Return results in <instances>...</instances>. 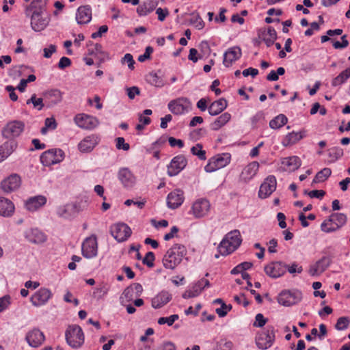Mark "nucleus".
Here are the masks:
<instances>
[{
    "label": "nucleus",
    "mask_w": 350,
    "mask_h": 350,
    "mask_svg": "<svg viewBox=\"0 0 350 350\" xmlns=\"http://www.w3.org/2000/svg\"><path fill=\"white\" fill-rule=\"evenodd\" d=\"M187 254V249L182 244H174L163 256L162 262L165 269L174 270Z\"/></svg>",
    "instance_id": "nucleus-1"
},
{
    "label": "nucleus",
    "mask_w": 350,
    "mask_h": 350,
    "mask_svg": "<svg viewBox=\"0 0 350 350\" xmlns=\"http://www.w3.org/2000/svg\"><path fill=\"white\" fill-rule=\"evenodd\" d=\"M241 241L239 230H234L228 232L218 246L219 254L223 256L231 254L239 247Z\"/></svg>",
    "instance_id": "nucleus-2"
},
{
    "label": "nucleus",
    "mask_w": 350,
    "mask_h": 350,
    "mask_svg": "<svg viewBox=\"0 0 350 350\" xmlns=\"http://www.w3.org/2000/svg\"><path fill=\"white\" fill-rule=\"evenodd\" d=\"M65 336L67 343L72 348H79L84 343V334L78 325H70L67 327Z\"/></svg>",
    "instance_id": "nucleus-3"
},
{
    "label": "nucleus",
    "mask_w": 350,
    "mask_h": 350,
    "mask_svg": "<svg viewBox=\"0 0 350 350\" xmlns=\"http://www.w3.org/2000/svg\"><path fill=\"white\" fill-rule=\"evenodd\" d=\"M347 219L344 213H333L321 224V229L327 233L334 232L343 226Z\"/></svg>",
    "instance_id": "nucleus-4"
},
{
    "label": "nucleus",
    "mask_w": 350,
    "mask_h": 350,
    "mask_svg": "<svg viewBox=\"0 0 350 350\" xmlns=\"http://www.w3.org/2000/svg\"><path fill=\"white\" fill-rule=\"evenodd\" d=\"M302 299V293L297 290H284L278 296L277 301L279 304L289 307L297 304Z\"/></svg>",
    "instance_id": "nucleus-5"
},
{
    "label": "nucleus",
    "mask_w": 350,
    "mask_h": 350,
    "mask_svg": "<svg viewBox=\"0 0 350 350\" xmlns=\"http://www.w3.org/2000/svg\"><path fill=\"white\" fill-rule=\"evenodd\" d=\"M274 339V327L271 325H268L257 335L256 343L259 349H267L272 345Z\"/></svg>",
    "instance_id": "nucleus-6"
},
{
    "label": "nucleus",
    "mask_w": 350,
    "mask_h": 350,
    "mask_svg": "<svg viewBox=\"0 0 350 350\" xmlns=\"http://www.w3.org/2000/svg\"><path fill=\"white\" fill-rule=\"evenodd\" d=\"M64 158V152L61 149H51L44 152L40 156L41 163L50 166L61 162Z\"/></svg>",
    "instance_id": "nucleus-7"
},
{
    "label": "nucleus",
    "mask_w": 350,
    "mask_h": 350,
    "mask_svg": "<svg viewBox=\"0 0 350 350\" xmlns=\"http://www.w3.org/2000/svg\"><path fill=\"white\" fill-rule=\"evenodd\" d=\"M81 252L82 255L86 258H92L97 256L98 243L96 235L92 234L83 241Z\"/></svg>",
    "instance_id": "nucleus-8"
},
{
    "label": "nucleus",
    "mask_w": 350,
    "mask_h": 350,
    "mask_svg": "<svg viewBox=\"0 0 350 350\" xmlns=\"http://www.w3.org/2000/svg\"><path fill=\"white\" fill-rule=\"evenodd\" d=\"M191 103L187 98L180 97L171 100L168 103V108L175 115H181L189 111Z\"/></svg>",
    "instance_id": "nucleus-9"
},
{
    "label": "nucleus",
    "mask_w": 350,
    "mask_h": 350,
    "mask_svg": "<svg viewBox=\"0 0 350 350\" xmlns=\"http://www.w3.org/2000/svg\"><path fill=\"white\" fill-rule=\"evenodd\" d=\"M25 124L22 121L14 120L8 122L2 131L3 136L6 139L18 137L23 131Z\"/></svg>",
    "instance_id": "nucleus-10"
},
{
    "label": "nucleus",
    "mask_w": 350,
    "mask_h": 350,
    "mask_svg": "<svg viewBox=\"0 0 350 350\" xmlns=\"http://www.w3.org/2000/svg\"><path fill=\"white\" fill-rule=\"evenodd\" d=\"M74 121L79 127L88 130L96 128L99 124V121L96 117L85 113L77 114L75 117Z\"/></svg>",
    "instance_id": "nucleus-11"
},
{
    "label": "nucleus",
    "mask_w": 350,
    "mask_h": 350,
    "mask_svg": "<svg viewBox=\"0 0 350 350\" xmlns=\"http://www.w3.org/2000/svg\"><path fill=\"white\" fill-rule=\"evenodd\" d=\"M130 227L124 223H119L111 227V234L118 242H123L131 235Z\"/></svg>",
    "instance_id": "nucleus-12"
},
{
    "label": "nucleus",
    "mask_w": 350,
    "mask_h": 350,
    "mask_svg": "<svg viewBox=\"0 0 350 350\" xmlns=\"http://www.w3.org/2000/svg\"><path fill=\"white\" fill-rule=\"evenodd\" d=\"M48 0H33L29 4L23 5L24 13L27 17L43 14Z\"/></svg>",
    "instance_id": "nucleus-13"
},
{
    "label": "nucleus",
    "mask_w": 350,
    "mask_h": 350,
    "mask_svg": "<svg viewBox=\"0 0 350 350\" xmlns=\"http://www.w3.org/2000/svg\"><path fill=\"white\" fill-rule=\"evenodd\" d=\"M210 208L209 202L206 199L200 198L193 202L191 212L196 218H201L208 214Z\"/></svg>",
    "instance_id": "nucleus-14"
},
{
    "label": "nucleus",
    "mask_w": 350,
    "mask_h": 350,
    "mask_svg": "<svg viewBox=\"0 0 350 350\" xmlns=\"http://www.w3.org/2000/svg\"><path fill=\"white\" fill-rule=\"evenodd\" d=\"M286 267L287 265L282 262H272L265 267V271L269 277L277 278L286 273Z\"/></svg>",
    "instance_id": "nucleus-15"
},
{
    "label": "nucleus",
    "mask_w": 350,
    "mask_h": 350,
    "mask_svg": "<svg viewBox=\"0 0 350 350\" xmlns=\"http://www.w3.org/2000/svg\"><path fill=\"white\" fill-rule=\"evenodd\" d=\"M277 182L274 176H269L261 184L258 191L260 198L269 197L276 189Z\"/></svg>",
    "instance_id": "nucleus-16"
},
{
    "label": "nucleus",
    "mask_w": 350,
    "mask_h": 350,
    "mask_svg": "<svg viewBox=\"0 0 350 350\" xmlns=\"http://www.w3.org/2000/svg\"><path fill=\"white\" fill-rule=\"evenodd\" d=\"M187 161L184 155L175 157L167 166V174L170 176L177 175L187 165Z\"/></svg>",
    "instance_id": "nucleus-17"
},
{
    "label": "nucleus",
    "mask_w": 350,
    "mask_h": 350,
    "mask_svg": "<svg viewBox=\"0 0 350 350\" xmlns=\"http://www.w3.org/2000/svg\"><path fill=\"white\" fill-rule=\"evenodd\" d=\"M52 297L51 291L46 288H41L30 298L31 304L36 307L44 305Z\"/></svg>",
    "instance_id": "nucleus-18"
},
{
    "label": "nucleus",
    "mask_w": 350,
    "mask_h": 350,
    "mask_svg": "<svg viewBox=\"0 0 350 350\" xmlns=\"http://www.w3.org/2000/svg\"><path fill=\"white\" fill-rule=\"evenodd\" d=\"M21 179L17 174H12L1 183V187L4 192L10 193L21 186Z\"/></svg>",
    "instance_id": "nucleus-19"
},
{
    "label": "nucleus",
    "mask_w": 350,
    "mask_h": 350,
    "mask_svg": "<svg viewBox=\"0 0 350 350\" xmlns=\"http://www.w3.org/2000/svg\"><path fill=\"white\" fill-rule=\"evenodd\" d=\"M210 286V282L205 278H202L197 282H196L191 287V289L186 291L183 294L184 299H189L198 296L202 291L206 288Z\"/></svg>",
    "instance_id": "nucleus-20"
},
{
    "label": "nucleus",
    "mask_w": 350,
    "mask_h": 350,
    "mask_svg": "<svg viewBox=\"0 0 350 350\" xmlns=\"http://www.w3.org/2000/svg\"><path fill=\"white\" fill-rule=\"evenodd\" d=\"M184 199V192L180 189H175L167 195V205L170 208L175 209L183 203Z\"/></svg>",
    "instance_id": "nucleus-21"
},
{
    "label": "nucleus",
    "mask_w": 350,
    "mask_h": 350,
    "mask_svg": "<svg viewBox=\"0 0 350 350\" xmlns=\"http://www.w3.org/2000/svg\"><path fill=\"white\" fill-rule=\"evenodd\" d=\"M44 338V334L36 328L28 332L25 337L27 342L32 347H38L41 345Z\"/></svg>",
    "instance_id": "nucleus-22"
},
{
    "label": "nucleus",
    "mask_w": 350,
    "mask_h": 350,
    "mask_svg": "<svg viewBox=\"0 0 350 350\" xmlns=\"http://www.w3.org/2000/svg\"><path fill=\"white\" fill-rule=\"evenodd\" d=\"M79 209L76 204H68L64 206H60L57 208V215L65 219H70L75 217L79 213Z\"/></svg>",
    "instance_id": "nucleus-23"
},
{
    "label": "nucleus",
    "mask_w": 350,
    "mask_h": 350,
    "mask_svg": "<svg viewBox=\"0 0 350 350\" xmlns=\"http://www.w3.org/2000/svg\"><path fill=\"white\" fill-rule=\"evenodd\" d=\"M30 18L31 26L36 31H40L44 29L48 26L51 20L50 16H44V13L32 16Z\"/></svg>",
    "instance_id": "nucleus-24"
},
{
    "label": "nucleus",
    "mask_w": 350,
    "mask_h": 350,
    "mask_svg": "<svg viewBox=\"0 0 350 350\" xmlns=\"http://www.w3.org/2000/svg\"><path fill=\"white\" fill-rule=\"evenodd\" d=\"M259 168V163L257 161H252L247 165L239 176V180L247 183L251 180L257 173Z\"/></svg>",
    "instance_id": "nucleus-25"
},
{
    "label": "nucleus",
    "mask_w": 350,
    "mask_h": 350,
    "mask_svg": "<svg viewBox=\"0 0 350 350\" xmlns=\"http://www.w3.org/2000/svg\"><path fill=\"white\" fill-rule=\"evenodd\" d=\"M241 56V50L238 46H234L228 49L224 55L223 63L225 66H230Z\"/></svg>",
    "instance_id": "nucleus-26"
},
{
    "label": "nucleus",
    "mask_w": 350,
    "mask_h": 350,
    "mask_svg": "<svg viewBox=\"0 0 350 350\" xmlns=\"http://www.w3.org/2000/svg\"><path fill=\"white\" fill-rule=\"evenodd\" d=\"M92 20V8L90 5L80 6L76 13V21L78 24L83 25L90 23Z\"/></svg>",
    "instance_id": "nucleus-27"
},
{
    "label": "nucleus",
    "mask_w": 350,
    "mask_h": 350,
    "mask_svg": "<svg viewBox=\"0 0 350 350\" xmlns=\"http://www.w3.org/2000/svg\"><path fill=\"white\" fill-rule=\"evenodd\" d=\"M331 260L327 256H324L319 260L314 265L310 266L309 273L311 275H316L322 273L330 265Z\"/></svg>",
    "instance_id": "nucleus-28"
},
{
    "label": "nucleus",
    "mask_w": 350,
    "mask_h": 350,
    "mask_svg": "<svg viewBox=\"0 0 350 350\" xmlns=\"http://www.w3.org/2000/svg\"><path fill=\"white\" fill-rule=\"evenodd\" d=\"M25 237L29 241L36 244L43 243L46 241V235L38 228H32L27 231Z\"/></svg>",
    "instance_id": "nucleus-29"
},
{
    "label": "nucleus",
    "mask_w": 350,
    "mask_h": 350,
    "mask_svg": "<svg viewBox=\"0 0 350 350\" xmlns=\"http://www.w3.org/2000/svg\"><path fill=\"white\" fill-rule=\"evenodd\" d=\"M46 202V198L44 196H37L27 200L25 206L29 211H35L44 206Z\"/></svg>",
    "instance_id": "nucleus-30"
},
{
    "label": "nucleus",
    "mask_w": 350,
    "mask_h": 350,
    "mask_svg": "<svg viewBox=\"0 0 350 350\" xmlns=\"http://www.w3.org/2000/svg\"><path fill=\"white\" fill-rule=\"evenodd\" d=\"M118 178L124 187H131L135 183V177L128 168H122L119 171Z\"/></svg>",
    "instance_id": "nucleus-31"
},
{
    "label": "nucleus",
    "mask_w": 350,
    "mask_h": 350,
    "mask_svg": "<svg viewBox=\"0 0 350 350\" xmlns=\"http://www.w3.org/2000/svg\"><path fill=\"white\" fill-rule=\"evenodd\" d=\"M45 102L47 107H51L59 103L62 100V92L59 90H51L44 93Z\"/></svg>",
    "instance_id": "nucleus-32"
},
{
    "label": "nucleus",
    "mask_w": 350,
    "mask_h": 350,
    "mask_svg": "<svg viewBox=\"0 0 350 350\" xmlns=\"http://www.w3.org/2000/svg\"><path fill=\"white\" fill-rule=\"evenodd\" d=\"M300 159L297 156L284 158L282 161V167L285 171L294 172L301 166Z\"/></svg>",
    "instance_id": "nucleus-33"
},
{
    "label": "nucleus",
    "mask_w": 350,
    "mask_h": 350,
    "mask_svg": "<svg viewBox=\"0 0 350 350\" xmlns=\"http://www.w3.org/2000/svg\"><path fill=\"white\" fill-rule=\"evenodd\" d=\"M258 37L265 44H274L277 38L276 31L273 27H269L267 29L260 30Z\"/></svg>",
    "instance_id": "nucleus-34"
},
{
    "label": "nucleus",
    "mask_w": 350,
    "mask_h": 350,
    "mask_svg": "<svg viewBox=\"0 0 350 350\" xmlns=\"http://www.w3.org/2000/svg\"><path fill=\"white\" fill-rule=\"evenodd\" d=\"M227 107V101L224 98H220L212 103L208 107V113L211 116H217L221 113Z\"/></svg>",
    "instance_id": "nucleus-35"
},
{
    "label": "nucleus",
    "mask_w": 350,
    "mask_h": 350,
    "mask_svg": "<svg viewBox=\"0 0 350 350\" xmlns=\"http://www.w3.org/2000/svg\"><path fill=\"white\" fill-rule=\"evenodd\" d=\"M172 299L171 295L167 291H162L155 296L152 300V306L154 308H160Z\"/></svg>",
    "instance_id": "nucleus-36"
},
{
    "label": "nucleus",
    "mask_w": 350,
    "mask_h": 350,
    "mask_svg": "<svg viewBox=\"0 0 350 350\" xmlns=\"http://www.w3.org/2000/svg\"><path fill=\"white\" fill-rule=\"evenodd\" d=\"M14 211L13 203L8 199L0 198V215L10 216Z\"/></svg>",
    "instance_id": "nucleus-37"
},
{
    "label": "nucleus",
    "mask_w": 350,
    "mask_h": 350,
    "mask_svg": "<svg viewBox=\"0 0 350 350\" xmlns=\"http://www.w3.org/2000/svg\"><path fill=\"white\" fill-rule=\"evenodd\" d=\"M96 144V139L93 136L85 137L78 145L79 149L82 152H91Z\"/></svg>",
    "instance_id": "nucleus-38"
},
{
    "label": "nucleus",
    "mask_w": 350,
    "mask_h": 350,
    "mask_svg": "<svg viewBox=\"0 0 350 350\" xmlns=\"http://www.w3.org/2000/svg\"><path fill=\"white\" fill-rule=\"evenodd\" d=\"M91 48L88 49V55L96 60L104 61L106 57V54L103 51L101 45H91Z\"/></svg>",
    "instance_id": "nucleus-39"
},
{
    "label": "nucleus",
    "mask_w": 350,
    "mask_h": 350,
    "mask_svg": "<svg viewBox=\"0 0 350 350\" xmlns=\"http://www.w3.org/2000/svg\"><path fill=\"white\" fill-rule=\"evenodd\" d=\"M231 118V115L228 113H222L219 117H218L213 123L211 124V128L213 131H217L221 127L224 126Z\"/></svg>",
    "instance_id": "nucleus-40"
},
{
    "label": "nucleus",
    "mask_w": 350,
    "mask_h": 350,
    "mask_svg": "<svg viewBox=\"0 0 350 350\" xmlns=\"http://www.w3.org/2000/svg\"><path fill=\"white\" fill-rule=\"evenodd\" d=\"M304 137L302 132H291L288 133L284 139L282 144L284 146H287L293 145L301 139Z\"/></svg>",
    "instance_id": "nucleus-41"
},
{
    "label": "nucleus",
    "mask_w": 350,
    "mask_h": 350,
    "mask_svg": "<svg viewBox=\"0 0 350 350\" xmlns=\"http://www.w3.org/2000/svg\"><path fill=\"white\" fill-rule=\"evenodd\" d=\"M332 174L330 168L325 167L316 174L314 176L312 183H318L324 182Z\"/></svg>",
    "instance_id": "nucleus-42"
},
{
    "label": "nucleus",
    "mask_w": 350,
    "mask_h": 350,
    "mask_svg": "<svg viewBox=\"0 0 350 350\" xmlns=\"http://www.w3.org/2000/svg\"><path fill=\"white\" fill-rule=\"evenodd\" d=\"M288 119L284 114H280L269 122L271 129H279L287 123Z\"/></svg>",
    "instance_id": "nucleus-43"
},
{
    "label": "nucleus",
    "mask_w": 350,
    "mask_h": 350,
    "mask_svg": "<svg viewBox=\"0 0 350 350\" xmlns=\"http://www.w3.org/2000/svg\"><path fill=\"white\" fill-rule=\"evenodd\" d=\"M213 159H215L217 166L222 168L230 162L231 155L229 153H223L213 157Z\"/></svg>",
    "instance_id": "nucleus-44"
},
{
    "label": "nucleus",
    "mask_w": 350,
    "mask_h": 350,
    "mask_svg": "<svg viewBox=\"0 0 350 350\" xmlns=\"http://www.w3.org/2000/svg\"><path fill=\"white\" fill-rule=\"evenodd\" d=\"M155 8V6L153 3L150 2L148 3H144L143 5H140L137 8V13L139 16H146L150 12H152Z\"/></svg>",
    "instance_id": "nucleus-45"
},
{
    "label": "nucleus",
    "mask_w": 350,
    "mask_h": 350,
    "mask_svg": "<svg viewBox=\"0 0 350 350\" xmlns=\"http://www.w3.org/2000/svg\"><path fill=\"white\" fill-rule=\"evenodd\" d=\"M191 152L193 155L197 156L200 160H206V152L202 150V145L197 144L191 148Z\"/></svg>",
    "instance_id": "nucleus-46"
},
{
    "label": "nucleus",
    "mask_w": 350,
    "mask_h": 350,
    "mask_svg": "<svg viewBox=\"0 0 350 350\" xmlns=\"http://www.w3.org/2000/svg\"><path fill=\"white\" fill-rule=\"evenodd\" d=\"M328 155L332 161H335L343 155V150L340 147H334L328 150Z\"/></svg>",
    "instance_id": "nucleus-47"
},
{
    "label": "nucleus",
    "mask_w": 350,
    "mask_h": 350,
    "mask_svg": "<svg viewBox=\"0 0 350 350\" xmlns=\"http://www.w3.org/2000/svg\"><path fill=\"white\" fill-rule=\"evenodd\" d=\"M252 266V263L250 262H243L242 263H240L237 266H236L234 268H233L230 273L231 274H238L244 272V271L250 269Z\"/></svg>",
    "instance_id": "nucleus-48"
},
{
    "label": "nucleus",
    "mask_w": 350,
    "mask_h": 350,
    "mask_svg": "<svg viewBox=\"0 0 350 350\" xmlns=\"http://www.w3.org/2000/svg\"><path fill=\"white\" fill-rule=\"evenodd\" d=\"M350 323V319L347 317H342L338 318L335 325V328L337 330H344L347 329Z\"/></svg>",
    "instance_id": "nucleus-49"
},
{
    "label": "nucleus",
    "mask_w": 350,
    "mask_h": 350,
    "mask_svg": "<svg viewBox=\"0 0 350 350\" xmlns=\"http://www.w3.org/2000/svg\"><path fill=\"white\" fill-rule=\"evenodd\" d=\"M179 318L178 314H172L167 317H161L158 319V323L159 325H163L167 323L169 326L173 325L175 321L178 320Z\"/></svg>",
    "instance_id": "nucleus-50"
},
{
    "label": "nucleus",
    "mask_w": 350,
    "mask_h": 350,
    "mask_svg": "<svg viewBox=\"0 0 350 350\" xmlns=\"http://www.w3.org/2000/svg\"><path fill=\"white\" fill-rule=\"evenodd\" d=\"M154 259L155 257L154 253L152 252H148L143 258L142 262L144 265H146L148 267H152L154 266Z\"/></svg>",
    "instance_id": "nucleus-51"
},
{
    "label": "nucleus",
    "mask_w": 350,
    "mask_h": 350,
    "mask_svg": "<svg viewBox=\"0 0 350 350\" xmlns=\"http://www.w3.org/2000/svg\"><path fill=\"white\" fill-rule=\"evenodd\" d=\"M116 148L118 150H124L125 151H127L130 148V145L128 143L125 142V140L124 137H118L116 139Z\"/></svg>",
    "instance_id": "nucleus-52"
},
{
    "label": "nucleus",
    "mask_w": 350,
    "mask_h": 350,
    "mask_svg": "<svg viewBox=\"0 0 350 350\" xmlns=\"http://www.w3.org/2000/svg\"><path fill=\"white\" fill-rule=\"evenodd\" d=\"M221 168L217 166V164L216 163V161L213 157L209 159L208 163L204 167V170L206 172H213Z\"/></svg>",
    "instance_id": "nucleus-53"
},
{
    "label": "nucleus",
    "mask_w": 350,
    "mask_h": 350,
    "mask_svg": "<svg viewBox=\"0 0 350 350\" xmlns=\"http://www.w3.org/2000/svg\"><path fill=\"white\" fill-rule=\"evenodd\" d=\"M153 51H154V49L152 46H147L146 48L144 53L142 55H140L138 57V58H137L138 61L140 62H144L148 59H150V55Z\"/></svg>",
    "instance_id": "nucleus-54"
},
{
    "label": "nucleus",
    "mask_w": 350,
    "mask_h": 350,
    "mask_svg": "<svg viewBox=\"0 0 350 350\" xmlns=\"http://www.w3.org/2000/svg\"><path fill=\"white\" fill-rule=\"evenodd\" d=\"M122 64L127 63L128 67L129 69H131V70L134 69L135 61H134L133 55L131 54L126 53L122 59Z\"/></svg>",
    "instance_id": "nucleus-55"
},
{
    "label": "nucleus",
    "mask_w": 350,
    "mask_h": 350,
    "mask_svg": "<svg viewBox=\"0 0 350 350\" xmlns=\"http://www.w3.org/2000/svg\"><path fill=\"white\" fill-rule=\"evenodd\" d=\"M256 321L254 323V326L262 327L267 322V319H265L261 313H258L256 315Z\"/></svg>",
    "instance_id": "nucleus-56"
},
{
    "label": "nucleus",
    "mask_w": 350,
    "mask_h": 350,
    "mask_svg": "<svg viewBox=\"0 0 350 350\" xmlns=\"http://www.w3.org/2000/svg\"><path fill=\"white\" fill-rule=\"evenodd\" d=\"M191 23L198 29H201L204 27V21L198 15L192 16V18H191Z\"/></svg>",
    "instance_id": "nucleus-57"
},
{
    "label": "nucleus",
    "mask_w": 350,
    "mask_h": 350,
    "mask_svg": "<svg viewBox=\"0 0 350 350\" xmlns=\"http://www.w3.org/2000/svg\"><path fill=\"white\" fill-rule=\"evenodd\" d=\"M125 298L127 301H130L133 298V288L132 286H129L124 289L122 293L121 299Z\"/></svg>",
    "instance_id": "nucleus-58"
},
{
    "label": "nucleus",
    "mask_w": 350,
    "mask_h": 350,
    "mask_svg": "<svg viewBox=\"0 0 350 350\" xmlns=\"http://www.w3.org/2000/svg\"><path fill=\"white\" fill-rule=\"evenodd\" d=\"M305 194H308L310 198H322L325 195V192L323 190H312L308 192L306 190L304 191Z\"/></svg>",
    "instance_id": "nucleus-59"
},
{
    "label": "nucleus",
    "mask_w": 350,
    "mask_h": 350,
    "mask_svg": "<svg viewBox=\"0 0 350 350\" xmlns=\"http://www.w3.org/2000/svg\"><path fill=\"white\" fill-rule=\"evenodd\" d=\"M148 81L155 86L161 85V80L156 73H150L148 77Z\"/></svg>",
    "instance_id": "nucleus-60"
},
{
    "label": "nucleus",
    "mask_w": 350,
    "mask_h": 350,
    "mask_svg": "<svg viewBox=\"0 0 350 350\" xmlns=\"http://www.w3.org/2000/svg\"><path fill=\"white\" fill-rule=\"evenodd\" d=\"M156 13L158 15L159 21H163L166 16L169 14V11L167 8L162 9L161 8H159L157 9Z\"/></svg>",
    "instance_id": "nucleus-61"
},
{
    "label": "nucleus",
    "mask_w": 350,
    "mask_h": 350,
    "mask_svg": "<svg viewBox=\"0 0 350 350\" xmlns=\"http://www.w3.org/2000/svg\"><path fill=\"white\" fill-rule=\"evenodd\" d=\"M127 95L130 99H133L135 95H139L140 93L139 89L136 86H133L127 88Z\"/></svg>",
    "instance_id": "nucleus-62"
},
{
    "label": "nucleus",
    "mask_w": 350,
    "mask_h": 350,
    "mask_svg": "<svg viewBox=\"0 0 350 350\" xmlns=\"http://www.w3.org/2000/svg\"><path fill=\"white\" fill-rule=\"evenodd\" d=\"M44 125L49 129L54 130L57 128V122L54 118H47L45 119Z\"/></svg>",
    "instance_id": "nucleus-63"
},
{
    "label": "nucleus",
    "mask_w": 350,
    "mask_h": 350,
    "mask_svg": "<svg viewBox=\"0 0 350 350\" xmlns=\"http://www.w3.org/2000/svg\"><path fill=\"white\" fill-rule=\"evenodd\" d=\"M70 65L71 61L69 58L66 57H62L58 63V67L60 69H64L67 67H69Z\"/></svg>",
    "instance_id": "nucleus-64"
}]
</instances>
